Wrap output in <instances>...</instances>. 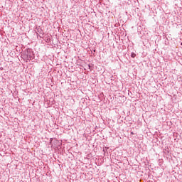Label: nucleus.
Instances as JSON below:
<instances>
[{
    "mask_svg": "<svg viewBox=\"0 0 182 182\" xmlns=\"http://www.w3.org/2000/svg\"><path fill=\"white\" fill-rule=\"evenodd\" d=\"M131 56H132V58H136V53H131Z\"/></svg>",
    "mask_w": 182,
    "mask_h": 182,
    "instance_id": "obj_1",
    "label": "nucleus"
},
{
    "mask_svg": "<svg viewBox=\"0 0 182 182\" xmlns=\"http://www.w3.org/2000/svg\"><path fill=\"white\" fill-rule=\"evenodd\" d=\"M27 58H28L29 59H32L33 56H32L31 55L27 54Z\"/></svg>",
    "mask_w": 182,
    "mask_h": 182,
    "instance_id": "obj_2",
    "label": "nucleus"
}]
</instances>
